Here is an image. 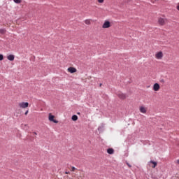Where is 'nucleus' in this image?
I'll return each instance as SVG.
<instances>
[{"label":"nucleus","instance_id":"nucleus-1","mask_svg":"<svg viewBox=\"0 0 179 179\" xmlns=\"http://www.w3.org/2000/svg\"><path fill=\"white\" fill-rule=\"evenodd\" d=\"M111 27V22L108 20H105L102 25V29H110Z\"/></svg>","mask_w":179,"mask_h":179},{"label":"nucleus","instance_id":"nucleus-2","mask_svg":"<svg viewBox=\"0 0 179 179\" xmlns=\"http://www.w3.org/2000/svg\"><path fill=\"white\" fill-rule=\"evenodd\" d=\"M164 54H163V52L162 51H159V52H157L156 54H155V58L156 59H163V57H164Z\"/></svg>","mask_w":179,"mask_h":179},{"label":"nucleus","instance_id":"nucleus-3","mask_svg":"<svg viewBox=\"0 0 179 179\" xmlns=\"http://www.w3.org/2000/svg\"><path fill=\"white\" fill-rule=\"evenodd\" d=\"M18 106L20 108H27V107H29V103L28 102H20Z\"/></svg>","mask_w":179,"mask_h":179},{"label":"nucleus","instance_id":"nucleus-4","mask_svg":"<svg viewBox=\"0 0 179 179\" xmlns=\"http://www.w3.org/2000/svg\"><path fill=\"white\" fill-rule=\"evenodd\" d=\"M139 111L142 114H146V113H148V108H146L145 106H141L139 107Z\"/></svg>","mask_w":179,"mask_h":179},{"label":"nucleus","instance_id":"nucleus-5","mask_svg":"<svg viewBox=\"0 0 179 179\" xmlns=\"http://www.w3.org/2000/svg\"><path fill=\"white\" fill-rule=\"evenodd\" d=\"M48 118H49V121H51L52 122H54L55 124H58V121L55 119V116L52 115V114L50 113Z\"/></svg>","mask_w":179,"mask_h":179},{"label":"nucleus","instance_id":"nucleus-6","mask_svg":"<svg viewBox=\"0 0 179 179\" xmlns=\"http://www.w3.org/2000/svg\"><path fill=\"white\" fill-rule=\"evenodd\" d=\"M148 166H150V167H152V169H156V166H157V162L151 160L148 162Z\"/></svg>","mask_w":179,"mask_h":179},{"label":"nucleus","instance_id":"nucleus-7","mask_svg":"<svg viewBox=\"0 0 179 179\" xmlns=\"http://www.w3.org/2000/svg\"><path fill=\"white\" fill-rule=\"evenodd\" d=\"M117 97H119V99H121V100H125V99H127V95L122 92H118Z\"/></svg>","mask_w":179,"mask_h":179},{"label":"nucleus","instance_id":"nucleus-8","mask_svg":"<svg viewBox=\"0 0 179 179\" xmlns=\"http://www.w3.org/2000/svg\"><path fill=\"white\" fill-rule=\"evenodd\" d=\"M154 92H159L160 90V85L159 83H155L153 85Z\"/></svg>","mask_w":179,"mask_h":179},{"label":"nucleus","instance_id":"nucleus-9","mask_svg":"<svg viewBox=\"0 0 179 179\" xmlns=\"http://www.w3.org/2000/svg\"><path fill=\"white\" fill-rule=\"evenodd\" d=\"M158 23L160 24V26H164V24H166V20L160 17L158 19Z\"/></svg>","mask_w":179,"mask_h":179},{"label":"nucleus","instance_id":"nucleus-10","mask_svg":"<svg viewBox=\"0 0 179 179\" xmlns=\"http://www.w3.org/2000/svg\"><path fill=\"white\" fill-rule=\"evenodd\" d=\"M67 71L70 73H75V72H76L78 70H76V68L75 67H69L68 68Z\"/></svg>","mask_w":179,"mask_h":179},{"label":"nucleus","instance_id":"nucleus-11","mask_svg":"<svg viewBox=\"0 0 179 179\" xmlns=\"http://www.w3.org/2000/svg\"><path fill=\"white\" fill-rule=\"evenodd\" d=\"M92 19H87L84 21V23L90 26V24H92Z\"/></svg>","mask_w":179,"mask_h":179},{"label":"nucleus","instance_id":"nucleus-12","mask_svg":"<svg viewBox=\"0 0 179 179\" xmlns=\"http://www.w3.org/2000/svg\"><path fill=\"white\" fill-rule=\"evenodd\" d=\"M7 59H8V61H14L15 60V55H10L7 57Z\"/></svg>","mask_w":179,"mask_h":179},{"label":"nucleus","instance_id":"nucleus-13","mask_svg":"<svg viewBox=\"0 0 179 179\" xmlns=\"http://www.w3.org/2000/svg\"><path fill=\"white\" fill-rule=\"evenodd\" d=\"M107 153H108V155H114V149L108 148L107 150Z\"/></svg>","mask_w":179,"mask_h":179},{"label":"nucleus","instance_id":"nucleus-14","mask_svg":"<svg viewBox=\"0 0 179 179\" xmlns=\"http://www.w3.org/2000/svg\"><path fill=\"white\" fill-rule=\"evenodd\" d=\"M71 120H72L73 121H78V115H73L72 116V117H71Z\"/></svg>","mask_w":179,"mask_h":179},{"label":"nucleus","instance_id":"nucleus-15","mask_svg":"<svg viewBox=\"0 0 179 179\" xmlns=\"http://www.w3.org/2000/svg\"><path fill=\"white\" fill-rule=\"evenodd\" d=\"M5 33H6V29H0V34H5Z\"/></svg>","mask_w":179,"mask_h":179},{"label":"nucleus","instance_id":"nucleus-16","mask_svg":"<svg viewBox=\"0 0 179 179\" xmlns=\"http://www.w3.org/2000/svg\"><path fill=\"white\" fill-rule=\"evenodd\" d=\"M15 3H22V0H13Z\"/></svg>","mask_w":179,"mask_h":179},{"label":"nucleus","instance_id":"nucleus-17","mask_svg":"<svg viewBox=\"0 0 179 179\" xmlns=\"http://www.w3.org/2000/svg\"><path fill=\"white\" fill-rule=\"evenodd\" d=\"M3 55H0V61H3Z\"/></svg>","mask_w":179,"mask_h":179},{"label":"nucleus","instance_id":"nucleus-18","mask_svg":"<svg viewBox=\"0 0 179 179\" xmlns=\"http://www.w3.org/2000/svg\"><path fill=\"white\" fill-rule=\"evenodd\" d=\"M75 170H76V168L75 166H72L71 171H75Z\"/></svg>","mask_w":179,"mask_h":179},{"label":"nucleus","instance_id":"nucleus-19","mask_svg":"<svg viewBox=\"0 0 179 179\" xmlns=\"http://www.w3.org/2000/svg\"><path fill=\"white\" fill-rule=\"evenodd\" d=\"M99 3H103L104 0H97Z\"/></svg>","mask_w":179,"mask_h":179},{"label":"nucleus","instance_id":"nucleus-20","mask_svg":"<svg viewBox=\"0 0 179 179\" xmlns=\"http://www.w3.org/2000/svg\"><path fill=\"white\" fill-rule=\"evenodd\" d=\"M127 165L128 167H129V168L132 167V166H131V164H129V163H127Z\"/></svg>","mask_w":179,"mask_h":179},{"label":"nucleus","instance_id":"nucleus-21","mask_svg":"<svg viewBox=\"0 0 179 179\" xmlns=\"http://www.w3.org/2000/svg\"><path fill=\"white\" fill-rule=\"evenodd\" d=\"M24 114L25 115H27L29 114V110H27Z\"/></svg>","mask_w":179,"mask_h":179},{"label":"nucleus","instance_id":"nucleus-22","mask_svg":"<svg viewBox=\"0 0 179 179\" xmlns=\"http://www.w3.org/2000/svg\"><path fill=\"white\" fill-rule=\"evenodd\" d=\"M65 174H71V172H69V171H66V172H65Z\"/></svg>","mask_w":179,"mask_h":179},{"label":"nucleus","instance_id":"nucleus-23","mask_svg":"<svg viewBox=\"0 0 179 179\" xmlns=\"http://www.w3.org/2000/svg\"><path fill=\"white\" fill-rule=\"evenodd\" d=\"M22 127H27V124H22Z\"/></svg>","mask_w":179,"mask_h":179},{"label":"nucleus","instance_id":"nucleus-24","mask_svg":"<svg viewBox=\"0 0 179 179\" xmlns=\"http://www.w3.org/2000/svg\"><path fill=\"white\" fill-rule=\"evenodd\" d=\"M177 9L178 10H179V5L177 6Z\"/></svg>","mask_w":179,"mask_h":179},{"label":"nucleus","instance_id":"nucleus-25","mask_svg":"<svg viewBox=\"0 0 179 179\" xmlns=\"http://www.w3.org/2000/svg\"><path fill=\"white\" fill-rule=\"evenodd\" d=\"M177 163H178V164H179V159L177 160Z\"/></svg>","mask_w":179,"mask_h":179},{"label":"nucleus","instance_id":"nucleus-26","mask_svg":"<svg viewBox=\"0 0 179 179\" xmlns=\"http://www.w3.org/2000/svg\"><path fill=\"white\" fill-rule=\"evenodd\" d=\"M35 134V135H37V133H34Z\"/></svg>","mask_w":179,"mask_h":179},{"label":"nucleus","instance_id":"nucleus-27","mask_svg":"<svg viewBox=\"0 0 179 179\" xmlns=\"http://www.w3.org/2000/svg\"><path fill=\"white\" fill-rule=\"evenodd\" d=\"M100 86H101V84H100Z\"/></svg>","mask_w":179,"mask_h":179}]
</instances>
